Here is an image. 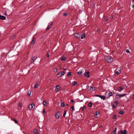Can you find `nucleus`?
Returning a JSON list of instances; mask_svg holds the SVG:
<instances>
[{"mask_svg":"<svg viewBox=\"0 0 134 134\" xmlns=\"http://www.w3.org/2000/svg\"><path fill=\"white\" fill-rule=\"evenodd\" d=\"M105 60L108 62L110 63L113 61V59L111 56H106L104 57Z\"/></svg>","mask_w":134,"mask_h":134,"instance_id":"nucleus-1","label":"nucleus"},{"mask_svg":"<svg viewBox=\"0 0 134 134\" xmlns=\"http://www.w3.org/2000/svg\"><path fill=\"white\" fill-rule=\"evenodd\" d=\"M118 104V101L117 100H116L113 104V108L114 109L117 106Z\"/></svg>","mask_w":134,"mask_h":134,"instance_id":"nucleus-2","label":"nucleus"},{"mask_svg":"<svg viewBox=\"0 0 134 134\" xmlns=\"http://www.w3.org/2000/svg\"><path fill=\"white\" fill-rule=\"evenodd\" d=\"M82 98H78L77 99L79 100H77V102H82L84 100V99L85 98V97L83 95H82Z\"/></svg>","mask_w":134,"mask_h":134,"instance_id":"nucleus-3","label":"nucleus"},{"mask_svg":"<svg viewBox=\"0 0 134 134\" xmlns=\"http://www.w3.org/2000/svg\"><path fill=\"white\" fill-rule=\"evenodd\" d=\"M60 115L61 114L60 112L58 111L56 113H55V115L56 118L57 119H58L59 118V117Z\"/></svg>","mask_w":134,"mask_h":134,"instance_id":"nucleus-4","label":"nucleus"},{"mask_svg":"<svg viewBox=\"0 0 134 134\" xmlns=\"http://www.w3.org/2000/svg\"><path fill=\"white\" fill-rule=\"evenodd\" d=\"M36 38L34 37H33V39L31 42V43L32 45H34L36 41Z\"/></svg>","mask_w":134,"mask_h":134,"instance_id":"nucleus-5","label":"nucleus"},{"mask_svg":"<svg viewBox=\"0 0 134 134\" xmlns=\"http://www.w3.org/2000/svg\"><path fill=\"white\" fill-rule=\"evenodd\" d=\"M95 96L99 97L103 100H104L105 98V97L104 96L97 95H95Z\"/></svg>","mask_w":134,"mask_h":134,"instance_id":"nucleus-6","label":"nucleus"},{"mask_svg":"<svg viewBox=\"0 0 134 134\" xmlns=\"http://www.w3.org/2000/svg\"><path fill=\"white\" fill-rule=\"evenodd\" d=\"M74 36L77 38L80 39V35L78 33H76L74 34Z\"/></svg>","mask_w":134,"mask_h":134,"instance_id":"nucleus-7","label":"nucleus"},{"mask_svg":"<svg viewBox=\"0 0 134 134\" xmlns=\"http://www.w3.org/2000/svg\"><path fill=\"white\" fill-rule=\"evenodd\" d=\"M60 87L59 85H58L55 88L56 91L57 92H58L60 90Z\"/></svg>","mask_w":134,"mask_h":134,"instance_id":"nucleus-8","label":"nucleus"},{"mask_svg":"<svg viewBox=\"0 0 134 134\" xmlns=\"http://www.w3.org/2000/svg\"><path fill=\"white\" fill-rule=\"evenodd\" d=\"M90 72L89 71L87 72L86 73H84V76L86 77H89V74Z\"/></svg>","mask_w":134,"mask_h":134,"instance_id":"nucleus-9","label":"nucleus"},{"mask_svg":"<svg viewBox=\"0 0 134 134\" xmlns=\"http://www.w3.org/2000/svg\"><path fill=\"white\" fill-rule=\"evenodd\" d=\"M35 105L34 103H32V104H30L29 106V108L30 109V110H31L33 108V107Z\"/></svg>","mask_w":134,"mask_h":134,"instance_id":"nucleus-10","label":"nucleus"},{"mask_svg":"<svg viewBox=\"0 0 134 134\" xmlns=\"http://www.w3.org/2000/svg\"><path fill=\"white\" fill-rule=\"evenodd\" d=\"M53 22L52 21H51L49 22L48 24V27H50V28L51 27V25H53Z\"/></svg>","mask_w":134,"mask_h":134,"instance_id":"nucleus-11","label":"nucleus"},{"mask_svg":"<svg viewBox=\"0 0 134 134\" xmlns=\"http://www.w3.org/2000/svg\"><path fill=\"white\" fill-rule=\"evenodd\" d=\"M57 77H60L62 76L61 72H58L57 74Z\"/></svg>","mask_w":134,"mask_h":134,"instance_id":"nucleus-12","label":"nucleus"},{"mask_svg":"<svg viewBox=\"0 0 134 134\" xmlns=\"http://www.w3.org/2000/svg\"><path fill=\"white\" fill-rule=\"evenodd\" d=\"M85 37V35L84 34H82L80 35V38L83 39Z\"/></svg>","mask_w":134,"mask_h":134,"instance_id":"nucleus-13","label":"nucleus"},{"mask_svg":"<svg viewBox=\"0 0 134 134\" xmlns=\"http://www.w3.org/2000/svg\"><path fill=\"white\" fill-rule=\"evenodd\" d=\"M37 58V57H34L32 59L31 61V63H33L34 62V61L36 60Z\"/></svg>","mask_w":134,"mask_h":134,"instance_id":"nucleus-14","label":"nucleus"},{"mask_svg":"<svg viewBox=\"0 0 134 134\" xmlns=\"http://www.w3.org/2000/svg\"><path fill=\"white\" fill-rule=\"evenodd\" d=\"M0 19L1 20H4L5 19V18L3 15H0Z\"/></svg>","mask_w":134,"mask_h":134,"instance_id":"nucleus-15","label":"nucleus"},{"mask_svg":"<svg viewBox=\"0 0 134 134\" xmlns=\"http://www.w3.org/2000/svg\"><path fill=\"white\" fill-rule=\"evenodd\" d=\"M82 70H79L78 72H77V74L79 75H81L82 74Z\"/></svg>","mask_w":134,"mask_h":134,"instance_id":"nucleus-16","label":"nucleus"},{"mask_svg":"<svg viewBox=\"0 0 134 134\" xmlns=\"http://www.w3.org/2000/svg\"><path fill=\"white\" fill-rule=\"evenodd\" d=\"M126 94H121V96H120V97H117V98L118 99H120L122 97L125 96Z\"/></svg>","mask_w":134,"mask_h":134,"instance_id":"nucleus-17","label":"nucleus"},{"mask_svg":"<svg viewBox=\"0 0 134 134\" xmlns=\"http://www.w3.org/2000/svg\"><path fill=\"white\" fill-rule=\"evenodd\" d=\"M123 90V88L121 87H119L118 88V90L119 92H120Z\"/></svg>","mask_w":134,"mask_h":134,"instance_id":"nucleus-18","label":"nucleus"},{"mask_svg":"<svg viewBox=\"0 0 134 134\" xmlns=\"http://www.w3.org/2000/svg\"><path fill=\"white\" fill-rule=\"evenodd\" d=\"M34 131L35 134H38V133L37 131V130L36 129H34Z\"/></svg>","mask_w":134,"mask_h":134,"instance_id":"nucleus-19","label":"nucleus"},{"mask_svg":"<svg viewBox=\"0 0 134 134\" xmlns=\"http://www.w3.org/2000/svg\"><path fill=\"white\" fill-rule=\"evenodd\" d=\"M113 94V93L111 92H110L108 93V95L109 97H110L112 96Z\"/></svg>","mask_w":134,"mask_h":134,"instance_id":"nucleus-20","label":"nucleus"},{"mask_svg":"<svg viewBox=\"0 0 134 134\" xmlns=\"http://www.w3.org/2000/svg\"><path fill=\"white\" fill-rule=\"evenodd\" d=\"M127 131L126 130H125L122 131V134H127Z\"/></svg>","mask_w":134,"mask_h":134,"instance_id":"nucleus-21","label":"nucleus"},{"mask_svg":"<svg viewBox=\"0 0 134 134\" xmlns=\"http://www.w3.org/2000/svg\"><path fill=\"white\" fill-rule=\"evenodd\" d=\"M71 75V72H68L67 75L68 76H70Z\"/></svg>","mask_w":134,"mask_h":134,"instance_id":"nucleus-22","label":"nucleus"},{"mask_svg":"<svg viewBox=\"0 0 134 134\" xmlns=\"http://www.w3.org/2000/svg\"><path fill=\"white\" fill-rule=\"evenodd\" d=\"M119 113L120 114H122L124 113V112L123 111L121 110L119 111Z\"/></svg>","mask_w":134,"mask_h":134,"instance_id":"nucleus-23","label":"nucleus"},{"mask_svg":"<svg viewBox=\"0 0 134 134\" xmlns=\"http://www.w3.org/2000/svg\"><path fill=\"white\" fill-rule=\"evenodd\" d=\"M61 60L62 61H64L65 60V58L64 57H62L61 59Z\"/></svg>","mask_w":134,"mask_h":134,"instance_id":"nucleus-24","label":"nucleus"},{"mask_svg":"<svg viewBox=\"0 0 134 134\" xmlns=\"http://www.w3.org/2000/svg\"><path fill=\"white\" fill-rule=\"evenodd\" d=\"M38 86V83H36L35 84L34 86V88H37Z\"/></svg>","mask_w":134,"mask_h":134,"instance_id":"nucleus-25","label":"nucleus"},{"mask_svg":"<svg viewBox=\"0 0 134 134\" xmlns=\"http://www.w3.org/2000/svg\"><path fill=\"white\" fill-rule=\"evenodd\" d=\"M76 83L77 82L75 81H74L72 82V84L74 86L75 85Z\"/></svg>","mask_w":134,"mask_h":134,"instance_id":"nucleus-26","label":"nucleus"},{"mask_svg":"<svg viewBox=\"0 0 134 134\" xmlns=\"http://www.w3.org/2000/svg\"><path fill=\"white\" fill-rule=\"evenodd\" d=\"M88 105L89 107H91L92 105V103L91 102H90L88 104Z\"/></svg>","mask_w":134,"mask_h":134,"instance_id":"nucleus-27","label":"nucleus"},{"mask_svg":"<svg viewBox=\"0 0 134 134\" xmlns=\"http://www.w3.org/2000/svg\"><path fill=\"white\" fill-rule=\"evenodd\" d=\"M82 109L83 111H85L86 110V107L85 106H84L82 108Z\"/></svg>","mask_w":134,"mask_h":134,"instance_id":"nucleus-28","label":"nucleus"},{"mask_svg":"<svg viewBox=\"0 0 134 134\" xmlns=\"http://www.w3.org/2000/svg\"><path fill=\"white\" fill-rule=\"evenodd\" d=\"M61 105L62 107H64L65 106V104L63 102H62L61 103Z\"/></svg>","mask_w":134,"mask_h":134,"instance_id":"nucleus-29","label":"nucleus"},{"mask_svg":"<svg viewBox=\"0 0 134 134\" xmlns=\"http://www.w3.org/2000/svg\"><path fill=\"white\" fill-rule=\"evenodd\" d=\"M43 105L44 106H46L47 105V103L45 101H43Z\"/></svg>","mask_w":134,"mask_h":134,"instance_id":"nucleus-30","label":"nucleus"},{"mask_svg":"<svg viewBox=\"0 0 134 134\" xmlns=\"http://www.w3.org/2000/svg\"><path fill=\"white\" fill-rule=\"evenodd\" d=\"M13 120L15 122L16 124H17L18 123L17 121L14 118L13 119Z\"/></svg>","mask_w":134,"mask_h":134,"instance_id":"nucleus-31","label":"nucleus"},{"mask_svg":"<svg viewBox=\"0 0 134 134\" xmlns=\"http://www.w3.org/2000/svg\"><path fill=\"white\" fill-rule=\"evenodd\" d=\"M66 111H65V110L64 111L63 116L64 117H65V115L66 114Z\"/></svg>","mask_w":134,"mask_h":134,"instance_id":"nucleus-32","label":"nucleus"},{"mask_svg":"<svg viewBox=\"0 0 134 134\" xmlns=\"http://www.w3.org/2000/svg\"><path fill=\"white\" fill-rule=\"evenodd\" d=\"M122 131L121 130L120 131H119L118 133V134H122Z\"/></svg>","mask_w":134,"mask_h":134,"instance_id":"nucleus-33","label":"nucleus"},{"mask_svg":"<svg viewBox=\"0 0 134 134\" xmlns=\"http://www.w3.org/2000/svg\"><path fill=\"white\" fill-rule=\"evenodd\" d=\"M104 19L105 21H106L107 20V16H104Z\"/></svg>","mask_w":134,"mask_h":134,"instance_id":"nucleus-34","label":"nucleus"},{"mask_svg":"<svg viewBox=\"0 0 134 134\" xmlns=\"http://www.w3.org/2000/svg\"><path fill=\"white\" fill-rule=\"evenodd\" d=\"M97 32L98 33H100V29H98V28H97Z\"/></svg>","mask_w":134,"mask_h":134,"instance_id":"nucleus-35","label":"nucleus"},{"mask_svg":"<svg viewBox=\"0 0 134 134\" xmlns=\"http://www.w3.org/2000/svg\"><path fill=\"white\" fill-rule=\"evenodd\" d=\"M67 15H68V14L66 13H64L63 14V16H67Z\"/></svg>","mask_w":134,"mask_h":134,"instance_id":"nucleus-36","label":"nucleus"},{"mask_svg":"<svg viewBox=\"0 0 134 134\" xmlns=\"http://www.w3.org/2000/svg\"><path fill=\"white\" fill-rule=\"evenodd\" d=\"M116 118V115H114L113 116V119H115Z\"/></svg>","mask_w":134,"mask_h":134,"instance_id":"nucleus-37","label":"nucleus"},{"mask_svg":"<svg viewBox=\"0 0 134 134\" xmlns=\"http://www.w3.org/2000/svg\"><path fill=\"white\" fill-rule=\"evenodd\" d=\"M61 73L62 76H63L65 74V72L64 71H62L61 72Z\"/></svg>","mask_w":134,"mask_h":134,"instance_id":"nucleus-38","label":"nucleus"},{"mask_svg":"<svg viewBox=\"0 0 134 134\" xmlns=\"http://www.w3.org/2000/svg\"><path fill=\"white\" fill-rule=\"evenodd\" d=\"M120 72V71H116V74H119Z\"/></svg>","mask_w":134,"mask_h":134,"instance_id":"nucleus-39","label":"nucleus"},{"mask_svg":"<svg viewBox=\"0 0 134 134\" xmlns=\"http://www.w3.org/2000/svg\"><path fill=\"white\" fill-rule=\"evenodd\" d=\"M121 94H118L117 93L116 95V96H118L119 97H120Z\"/></svg>","mask_w":134,"mask_h":134,"instance_id":"nucleus-40","label":"nucleus"},{"mask_svg":"<svg viewBox=\"0 0 134 134\" xmlns=\"http://www.w3.org/2000/svg\"><path fill=\"white\" fill-rule=\"evenodd\" d=\"M3 14L4 15L6 16H7L8 15L6 12H4V13Z\"/></svg>","mask_w":134,"mask_h":134,"instance_id":"nucleus-41","label":"nucleus"},{"mask_svg":"<svg viewBox=\"0 0 134 134\" xmlns=\"http://www.w3.org/2000/svg\"><path fill=\"white\" fill-rule=\"evenodd\" d=\"M126 52L127 53H129L130 52V51L128 49H127L126 50Z\"/></svg>","mask_w":134,"mask_h":134,"instance_id":"nucleus-42","label":"nucleus"},{"mask_svg":"<svg viewBox=\"0 0 134 134\" xmlns=\"http://www.w3.org/2000/svg\"><path fill=\"white\" fill-rule=\"evenodd\" d=\"M99 114V112L98 111H97L96 112V115H98Z\"/></svg>","mask_w":134,"mask_h":134,"instance_id":"nucleus-43","label":"nucleus"},{"mask_svg":"<svg viewBox=\"0 0 134 134\" xmlns=\"http://www.w3.org/2000/svg\"><path fill=\"white\" fill-rule=\"evenodd\" d=\"M71 109H72V110H74V106H72L71 108Z\"/></svg>","mask_w":134,"mask_h":134,"instance_id":"nucleus-44","label":"nucleus"},{"mask_svg":"<svg viewBox=\"0 0 134 134\" xmlns=\"http://www.w3.org/2000/svg\"><path fill=\"white\" fill-rule=\"evenodd\" d=\"M113 133L114 134H116V131H115V130H114L113 131Z\"/></svg>","mask_w":134,"mask_h":134,"instance_id":"nucleus-45","label":"nucleus"},{"mask_svg":"<svg viewBox=\"0 0 134 134\" xmlns=\"http://www.w3.org/2000/svg\"><path fill=\"white\" fill-rule=\"evenodd\" d=\"M31 94V92H30V93H29V92H28V93H27V96H28L30 97V96Z\"/></svg>","mask_w":134,"mask_h":134,"instance_id":"nucleus-46","label":"nucleus"},{"mask_svg":"<svg viewBox=\"0 0 134 134\" xmlns=\"http://www.w3.org/2000/svg\"><path fill=\"white\" fill-rule=\"evenodd\" d=\"M43 113L44 114H45L46 113V111H45V110L44 109H43Z\"/></svg>","mask_w":134,"mask_h":134,"instance_id":"nucleus-47","label":"nucleus"},{"mask_svg":"<svg viewBox=\"0 0 134 134\" xmlns=\"http://www.w3.org/2000/svg\"><path fill=\"white\" fill-rule=\"evenodd\" d=\"M50 29V27H48H48H47V28L46 29V30H48L49 29Z\"/></svg>","mask_w":134,"mask_h":134,"instance_id":"nucleus-48","label":"nucleus"},{"mask_svg":"<svg viewBox=\"0 0 134 134\" xmlns=\"http://www.w3.org/2000/svg\"><path fill=\"white\" fill-rule=\"evenodd\" d=\"M93 89V87H91L90 88V90H92Z\"/></svg>","mask_w":134,"mask_h":134,"instance_id":"nucleus-49","label":"nucleus"},{"mask_svg":"<svg viewBox=\"0 0 134 134\" xmlns=\"http://www.w3.org/2000/svg\"><path fill=\"white\" fill-rule=\"evenodd\" d=\"M71 102L72 103H73L74 102V100L73 99H71Z\"/></svg>","mask_w":134,"mask_h":134,"instance_id":"nucleus-50","label":"nucleus"},{"mask_svg":"<svg viewBox=\"0 0 134 134\" xmlns=\"http://www.w3.org/2000/svg\"><path fill=\"white\" fill-rule=\"evenodd\" d=\"M49 54L48 53V54H47V57H49Z\"/></svg>","mask_w":134,"mask_h":134,"instance_id":"nucleus-51","label":"nucleus"},{"mask_svg":"<svg viewBox=\"0 0 134 134\" xmlns=\"http://www.w3.org/2000/svg\"><path fill=\"white\" fill-rule=\"evenodd\" d=\"M57 68L55 69L54 70V72H56L57 71Z\"/></svg>","mask_w":134,"mask_h":134,"instance_id":"nucleus-52","label":"nucleus"},{"mask_svg":"<svg viewBox=\"0 0 134 134\" xmlns=\"http://www.w3.org/2000/svg\"><path fill=\"white\" fill-rule=\"evenodd\" d=\"M133 99H134V93L133 94Z\"/></svg>","mask_w":134,"mask_h":134,"instance_id":"nucleus-53","label":"nucleus"},{"mask_svg":"<svg viewBox=\"0 0 134 134\" xmlns=\"http://www.w3.org/2000/svg\"><path fill=\"white\" fill-rule=\"evenodd\" d=\"M89 87V86L88 85H87V86L86 88L88 89Z\"/></svg>","mask_w":134,"mask_h":134,"instance_id":"nucleus-54","label":"nucleus"},{"mask_svg":"<svg viewBox=\"0 0 134 134\" xmlns=\"http://www.w3.org/2000/svg\"><path fill=\"white\" fill-rule=\"evenodd\" d=\"M115 130V131H116V128H115V130Z\"/></svg>","mask_w":134,"mask_h":134,"instance_id":"nucleus-55","label":"nucleus"},{"mask_svg":"<svg viewBox=\"0 0 134 134\" xmlns=\"http://www.w3.org/2000/svg\"><path fill=\"white\" fill-rule=\"evenodd\" d=\"M13 49H10L9 52L8 53H9V52H10V51H11V50H13Z\"/></svg>","mask_w":134,"mask_h":134,"instance_id":"nucleus-56","label":"nucleus"},{"mask_svg":"<svg viewBox=\"0 0 134 134\" xmlns=\"http://www.w3.org/2000/svg\"><path fill=\"white\" fill-rule=\"evenodd\" d=\"M19 105L20 107H21V105L20 104H19Z\"/></svg>","mask_w":134,"mask_h":134,"instance_id":"nucleus-57","label":"nucleus"},{"mask_svg":"<svg viewBox=\"0 0 134 134\" xmlns=\"http://www.w3.org/2000/svg\"><path fill=\"white\" fill-rule=\"evenodd\" d=\"M132 7L134 8V5H132Z\"/></svg>","mask_w":134,"mask_h":134,"instance_id":"nucleus-58","label":"nucleus"},{"mask_svg":"<svg viewBox=\"0 0 134 134\" xmlns=\"http://www.w3.org/2000/svg\"><path fill=\"white\" fill-rule=\"evenodd\" d=\"M63 70H66V69H65V68H63Z\"/></svg>","mask_w":134,"mask_h":134,"instance_id":"nucleus-59","label":"nucleus"},{"mask_svg":"<svg viewBox=\"0 0 134 134\" xmlns=\"http://www.w3.org/2000/svg\"><path fill=\"white\" fill-rule=\"evenodd\" d=\"M66 105L67 106H68L69 105V104H66Z\"/></svg>","mask_w":134,"mask_h":134,"instance_id":"nucleus-60","label":"nucleus"},{"mask_svg":"<svg viewBox=\"0 0 134 134\" xmlns=\"http://www.w3.org/2000/svg\"><path fill=\"white\" fill-rule=\"evenodd\" d=\"M134 2V0H133L132 2Z\"/></svg>","mask_w":134,"mask_h":134,"instance_id":"nucleus-61","label":"nucleus"}]
</instances>
